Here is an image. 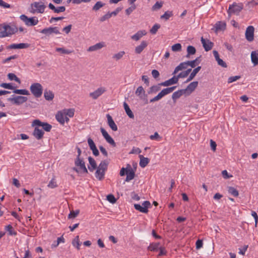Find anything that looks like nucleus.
<instances>
[{
  "mask_svg": "<svg viewBox=\"0 0 258 258\" xmlns=\"http://www.w3.org/2000/svg\"><path fill=\"white\" fill-rule=\"evenodd\" d=\"M123 107H124V109L125 111V112L127 114V115L128 116V117L131 118H134V113L131 110L128 104L125 102H124L123 103Z\"/></svg>",
  "mask_w": 258,
  "mask_h": 258,
  "instance_id": "72a5a7b5",
  "label": "nucleus"
},
{
  "mask_svg": "<svg viewBox=\"0 0 258 258\" xmlns=\"http://www.w3.org/2000/svg\"><path fill=\"white\" fill-rule=\"evenodd\" d=\"M198 81H194L191 83H190L186 87V89H184V90H185V93L187 95H189L191 92H192L197 87L198 85Z\"/></svg>",
  "mask_w": 258,
  "mask_h": 258,
  "instance_id": "dca6fc26",
  "label": "nucleus"
},
{
  "mask_svg": "<svg viewBox=\"0 0 258 258\" xmlns=\"http://www.w3.org/2000/svg\"><path fill=\"white\" fill-rule=\"evenodd\" d=\"M8 78L10 80H15L16 82H18L19 84L21 83V80L19 78H18L16 75L13 73H9L8 75Z\"/></svg>",
  "mask_w": 258,
  "mask_h": 258,
  "instance_id": "37998d69",
  "label": "nucleus"
},
{
  "mask_svg": "<svg viewBox=\"0 0 258 258\" xmlns=\"http://www.w3.org/2000/svg\"><path fill=\"white\" fill-rule=\"evenodd\" d=\"M201 57V55L199 57H197L195 59L191 61H187V64L190 66L192 68H194L197 65L199 64L201 62L200 58Z\"/></svg>",
  "mask_w": 258,
  "mask_h": 258,
  "instance_id": "c9c22d12",
  "label": "nucleus"
},
{
  "mask_svg": "<svg viewBox=\"0 0 258 258\" xmlns=\"http://www.w3.org/2000/svg\"><path fill=\"white\" fill-rule=\"evenodd\" d=\"M161 86L162 85H160L159 83L158 85L151 86L148 92V94H152L157 92L161 89Z\"/></svg>",
  "mask_w": 258,
  "mask_h": 258,
  "instance_id": "4c0bfd02",
  "label": "nucleus"
},
{
  "mask_svg": "<svg viewBox=\"0 0 258 258\" xmlns=\"http://www.w3.org/2000/svg\"><path fill=\"white\" fill-rule=\"evenodd\" d=\"M7 100L8 101L11 102L13 104L20 105L26 102L28 98L27 97L25 96H17L12 98H8Z\"/></svg>",
  "mask_w": 258,
  "mask_h": 258,
  "instance_id": "6e6552de",
  "label": "nucleus"
},
{
  "mask_svg": "<svg viewBox=\"0 0 258 258\" xmlns=\"http://www.w3.org/2000/svg\"><path fill=\"white\" fill-rule=\"evenodd\" d=\"M139 158L140 159L139 165L142 167H145L150 162V159L147 157H144L143 155H140Z\"/></svg>",
  "mask_w": 258,
  "mask_h": 258,
  "instance_id": "a878e982",
  "label": "nucleus"
},
{
  "mask_svg": "<svg viewBox=\"0 0 258 258\" xmlns=\"http://www.w3.org/2000/svg\"><path fill=\"white\" fill-rule=\"evenodd\" d=\"M124 54H125L124 51H121L117 53L114 54L112 57H113V58L115 59V60H118L120 59V58H121Z\"/></svg>",
  "mask_w": 258,
  "mask_h": 258,
  "instance_id": "13d9d810",
  "label": "nucleus"
},
{
  "mask_svg": "<svg viewBox=\"0 0 258 258\" xmlns=\"http://www.w3.org/2000/svg\"><path fill=\"white\" fill-rule=\"evenodd\" d=\"M104 42H99L98 43H96V44L91 46L89 47L88 49V51H96L97 50L100 49L102 48L103 47H104Z\"/></svg>",
  "mask_w": 258,
  "mask_h": 258,
  "instance_id": "c756f323",
  "label": "nucleus"
},
{
  "mask_svg": "<svg viewBox=\"0 0 258 258\" xmlns=\"http://www.w3.org/2000/svg\"><path fill=\"white\" fill-rule=\"evenodd\" d=\"M96 169V171L95 172V177L99 180H102L104 178L105 172H103L102 170L99 169V168H97Z\"/></svg>",
  "mask_w": 258,
  "mask_h": 258,
  "instance_id": "473e14b6",
  "label": "nucleus"
},
{
  "mask_svg": "<svg viewBox=\"0 0 258 258\" xmlns=\"http://www.w3.org/2000/svg\"><path fill=\"white\" fill-rule=\"evenodd\" d=\"M56 51L57 52H60L62 54H70L72 52V51L68 49H66L64 48H56Z\"/></svg>",
  "mask_w": 258,
  "mask_h": 258,
  "instance_id": "680f3d73",
  "label": "nucleus"
},
{
  "mask_svg": "<svg viewBox=\"0 0 258 258\" xmlns=\"http://www.w3.org/2000/svg\"><path fill=\"white\" fill-rule=\"evenodd\" d=\"M13 93L20 95H28L30 94L29 91L26 89H14Z\"/></svg>",
  "mask_w": 258,
  "mask_h": 258,
  "instance_id": "a19ab883",
  "label": "nucleus"
},
{
  "mask_svg": "<svg viewBox=\"0 0 258 258\" xmlns=\"http://www.w3.org/2000/svg\"><path fill=\"white\" fill-rule=\"evenodd\" d=\"M159 243H153L148 247L147 249L152 251H157L159 249Z\"/></svg>",
  "mask_w": 258,
  "mask_h": 258,
  "instance_id": "ea45409f",
  "label": "nucleus"
},
{
  "mask_svg": "<svg viewBox=\"0 0 258 258\" xmlns=\"http://www.w3.org/2000/svg\"><path fill=\"white\" fill-rule=\"evenodd\" d=\"M187 52L188 54L194 55L196 52V49L193 46L189 45L187 47Z\"/></svg>",
  "mask_w": 258,
  "mask_h": 258,
  "instance_id": "4d7b16f0",
  "label": "nucleus"
},
{
  "mask_svg": "<svg viewBox=\"0 0 258 258\" xmlns=\"http://www.w3.org/2000/svg\"><path fill=\"white\" fill-rule=\"evenodd\" d=\"M104 87H99L97 90L89 94V96L93 99H97L99 96L103 94L105 91Z\"/></svg>",
  "mask_w": 258,
  "mask_h": 258,
  "instance_id": "9b49d317",
  "label": "nucleus"
},
{
  "mask_svg": "<svg viewBox=\"0 0 258 258\" xmlns=\"http://www.w3.org/2000/svg\"><path fill=\"white\" fill-rule=\"evenodd\" d=\"M188 66L187 64V61L183 62L180 63L178 66H177L174 69V72L172 73V75L176 74L178 71L182 70V69H185L187 68V66Z\"/></svg>",
  "mask_w": 258,
  "mask_h": 258,
  "instance_id": "cd10ccee",
  "label": "nucleus"
},
{
  "mask_svg": "<svg viewBox=\"0 0 258 258\" xmlns=\"http://www.w3.org/2000/svg\"><path fill=\"white\" fill-rule=\"evenodd\" d=\"M201 69V66H198V67H197L196 68L194 69V70L190 73L189 77L186 80V81L185 82V83H187V82L191 81L194 78V77L196 76L197 73L200 71Z\"/></svg>",
  "mask_w": 258,
  "mask_h": 258,
  "instance_id": "bb28decb",
  "label": "nucleus"
},
{
  "mask_svg": "<svg viewBox=\"0 0 258 258\" xmlns=\"http://www.w3.org/2000/svg\"><path fill=\"white\" fill-rule=\"evenodd\" d=\"M64 241H64V238L63 237V235H62L61 236L57 238L56 244H52L51 245V247L52 248L56 247H57L58 245V244L60 243H61V242L64 243Z\"/></svg>",
  "mask_w": 258,
  "mask_h": 258,
  "instance_id": "49530a36",
  "label": "nucleus"
},
{
  "mask_svg": "<svg viewBox=\"0 0 258 258\" xmlns=\"http://www.w3.org/2000/svg\"><path fill=\"white\" fill-rule=\"evenodd\" d=\"M185 90L184 89H180L174 92L172 95V99L174 102H175L176 100L179 98L183 94H186Z\"/></svg>",
  "mask_w": 258,
  "mask_h": 258,
  "instance_id": "412c9836",
  "label": "nucleus"
},
{
  "mask_svg": "<svg viewBox=\"0 0 258 258\" xmlns=\"http://www.w3.org/2000/svg\"><path fill=\"white\" fill-rule=\"evenodd\" d=\"M31 92L36 98L41 96L43 92L42 86L40 83H36L32 84L30 88Z\"/></svg>",
  "mask_w": 258,
  "mask_h": 258,
  "instance_id": "39448f33",
  "label": "nucleus"
},
{
  "mask_svg": "<svg viewBox=\"0 0 258 258\" xmlns=\"http://www.w3.org/2000/svg\"><path fill=\"white\" fill-rule=\"evenodd\" d=\"M0 86L5 89L10 90H14L15 88H16V87L13 86L11 83H3L0 85Z\"/></svg>",
  "mask_w": 258,
  "mask_h": 258,
  "instance_id": "de8ad7c7",
  "label": "nucleus"
},
{
  "mask_svg": "<svg viewBox=\"0 0 258 258\" xmlns=\"http://www.w3.org/2000/svg\"><path fill=\"white\" fill-rule=\"evenodd\" d=\"M5 229L9 232L10 235H16L17 234V232L13 231V228L11 225L6 226Z\"/></svg>",
  "mask_w": 258,
  "mask_h": 258,
  "instance_id": "3c124183",
  "label": "nucleus"
},
{
  "mask_svg": "<svg viewBox=\"0 0 258 258\" xmlns=\"http://www.w3.org/2000/svg\"><path fill=\"white\" fill-rule=\"evenodd\" d=\"M64 116L63 112L58 111L55 115L56 120L61 124H63L64 123Z\"/></svg>",
  "mask_w": 258,
  "mask_h": 258,
  "instance_id": "7c9ffc66",
  "label": "nucleus"
},
{
  "mask_svg": "<svg viewBox=\"0 0 258 258\" xmlns=\"http://www.w3.org/2000/svg\"><path fill=\"white\" fill-rule=\"evenodd\" d=\"M44 134V132L42 129H39L38 126L35 127L33 135L37 139H41L43 137Z\"/></svg>",
  "mask_w": 258,
  "mask_h": 258,
  "instance_id": "aec40b11",
  "label": "nucleus"
},
{
  "mask_svg": "<svg viewBox=\"0 0 258 258\" xmlns=\"http://www.w3.org/2000/svg\"><path fill=\"white\" fill-rule=\"evenodd\" d=\"M46 8V6L42 1L34 2L31 4L29 12L32 14H35V13H43Z\"/></svg>",
  "mask_w": 258,
  "mask_h": 258,
  "instance_id": "7ed1b4c3",
  "label": "nucleus"
},
{
  "mask_svg": "<svg viewBox=\"0 0 258 258\" xmlns=\"http://www.w3.org/2000/svg\"><path fill=\"white\" fill-rule=\"evenodd\" d=\"M111 17V15L110 14V12H108L107 14L103 16L100 18V21L101 22H104L105 20L109 19Z\"/></svg>",
  "mask_w": 258,
  "mask_h": 258,
  "instance_id": "338daca9",
  "label": "nucleus"
},
{
  "mask_svg": "<svg viewBox=\"0 0 258 258\" xmlns=\"http://www.w3.org/2000/svg\"><path fill=\"white\" fill-rule=\"evenodd\" d=\"M88 145L90 147V150H92L94 148H96V146L93 141V140L91 138H89L87 140Z\"/></svg>",
  "mask_w": 258,
  "mask_h": 258,
  "instance_id": "052dcab7",
  "label": "nucleus"
},
{
  "mask_svg": "<svg viewBox=\"0 0 258 258\" xmlns=\"http://www.w3.org/2000/svg\"><path fill=\"white\" fill-rule=\"evenodd\" d=\"M226 25L225 22L219 21L215 24V27L216 28V31L224 30L226 29Z\"/></svg>",
  "mask_w": 258,
  "mask_h": 258,
  "instance_id": "f704fd0d",
  "label": "nucleus"
},
{
  "mask_svg": "<svg viewBox=\"0 0 258 258\" xmlns=\"http://www.w3.org/2000/svg\"><path fill=\"white\" fill-rule=\"evenodd\" d=\"M146 34V32L145 30L139 31L135 34L132 36V39L136 41L139 40L144 35Z\"/></svg>",
  "mask_w": 258,
  "mask_h": 258,
  "instance_id": "2f4dec72",
  "label": "nucleus"
},
{
  "mask_svg": "<svg viewBox=\"0 0 258 258\" xmlns=\"http://www.w3.org/2000/svg\"><path fill=\"white\" fill-rule=\"evenodd\" d=\"M161 26L159 24H155L154 25V26L152 27V28L150 29V32L152 34H155L158 30L160 28Z\"/></svg>",
  "mask_w": 258,
  "mask_h": 258,
  "instance_id": "603ef678",
  "label": "nucleus"
},
{
  "mask_svg": "<svg viewBox=\"0 0 258 258\" xmlns=\"http://www.w3.org/2000/svg\"><path fill=\"white\" fill-rule=\"evenodd\" d=\"M65 116H68L70 117H72L74 115L75 110L74 109H64L63 111Z\"/></svg>",
  "mask_w": 258,
  "mask_h": 258,
  "instance_id": "c03bdc74",
  "label": "nucleus"
},
{
  "mask_svg": "<svg viewBox=\"0 0 258 258\" xmlns=\"http://www.w3.org/2000/svg\"><path fill=\"white\" fill-rule=\"evenodd\" d=\"M58 186L56 179L54 178H52L49 181V187L55 188Z\"/></svg>",
  "mask_w": 258,
  "mask_h": 258,
  "instance_id": "e2e57ef3",
  "label": "nucleus"
},
{
  "mask_svg": "<svg viewBox=\"0 0 258 258\" xmlns=\"http://www.w3.org/2000/svg\"><path fill=\"white\" fill-rule=\"evenodd\" d=\"M106 199L111 204H114L116 202V199H115L114 195H113L112 194H109L107 195Z\"/></svg>",
  "mask_w": 258,
  "mask_h": 258,
  "instance_id": "bf43d9fd",
  "label": "nucleus"
},
{
  "mask_svg": "<svg viewBox=\"0 0 258 258\" xmlns=\"http://www.w3.org/2000/svg\"><path fill=\"white\" fill-rule=\"evenodd\" d=\"M75 165L76 167H74L72 169L77 173H79L81 170L82 173H88V169L86 167L85 163L83 159L77 157L75 159Z\"/></svg>",
  "mask_w": 258,
  "mask_h": 258,
  "instance_id": "f03ea898",
  "label": "nucleus"
},
{
  "mask_svg": "<svg viewBox=\"0 0 258 258\" xmlns=\"http://www.w3.org/2000/svg\"><path fill=\"white\" fill-rule=\"evenodd\" d=\"M150 139L152 140H158L161 139V137L159 136L157 132H155L154 135L150 136Z\"/></svg>",
  "mask_w": 258,
  "mask_h": 258,
  "instance_id": "69168bd1",
  "label": "nucleus"
},
{
  "mask_svg": "<svg viewBox=\"0 0 258 258\" xmlns=\"http://www.w3.org/2000/svg\"><path fill=\"white\" fill-rule=\"evenodd\" d=\"M254 28L252 26H249L245 31V38L246 40L251 42L254 39Z\"/></svg>",
  "mask_w": 258,
  "mask_h": 258,
  "instance_id": "9d476101",
  "label": "nucleus"
},
{
  "mask_svg": "<svg viewBox=\"0 0 258 258\" xmlns=\"http://www.w3.org/2000/svg\"><path fill=\"white\" fill-rule=\"evenodd\" d=\"M148 42L146 41H142L140 45L135 48V52L137 54H140L143 50L147 46Z\"/></svg>",
  "mask_w": 258,
  "mask_h": 258,
  "instance_id": "4be33fe9",
  "label": "nucleus"
},
{
  "mask_svg": "<svg viewBox=\"0 0 258 258\" xmlns=\"http://www.w3.org/2000/svg\"><path fill=\"white\" fill-rule=\"evenodd\" d=\"M72 244L74 246H76V247L79 250L80 249V241H79V236L78 235L73 240V241H72Z\"/></svg>",
  "mask_w": 258,
  "mask_h": 258,
  "instance_id": "09e8293b",
  "label": "nucleus"
},
{
  "mask_svg": "<svg viewBox=\"0 0 258 258\" xmlns=\"http://www.w3.org/2000/svg\"><path fill=\"white\" fill-rule=\"evenodd\" d=\"M0 38L9 36L17 32L18 28L15 25L0 24Z\"/></svg>",
  "mask_w": 258,
  "mask_h": 258,
  "instance_id": "f257e3e1",
  "label": "nucleus"
},
{
  "mask_svg": "<svg viewBox=\"0 0 258 258\" xmlns=\"http://www.w3.org/2000/svg\"><path fill=\"white\" fill-rule=\"evenodd\" d=\"M60 34L59 28L57 27H49V34Z\"/></svg>",
  "mask_w": 258,
  "mask_h": 258,
  "instance_id": "0e129e2a",
  "label": "nucleus"
},
{
  "mask_svg": "<svg viewBox=\"0 0 258 258\" xmlns=\"http://www.w3.org/2000/svg\"><path fill=\"white\" fill-rule=\"evenodd\" d=\"M213 53L218 65L222 67L223 68H227V66L226 63L219 57L218 52L217 50H213Z\"/></svg>",
  "mask_w": 258,
  "mask_h": 258,
  "instance_id": "f3484780",
  "label": "nucleus"
},
{
  "mask_svg": "<svg viewBox=\"0 0 258 258\" xmlns=\"http://www.w3.org/2000/svg\"><path fill=\"white\" fill-rule=\"evenodd\" d=\"M151 207V204L149 201H144L142 205L138 204H134L135 209L143 213H147L148 212V208Z\"/></svg>",
  "mask_w": 258,
  "mask_h": 258,
  "instance_id": "0eeeda50",
  "label": "nucleus"
},
{
  "mask_svg": "<svg viewBox=\"0 0 258 258\" xmlns=\"http://www.w3.org/2000/svg\"><path fill=\"white\" fill-rule=\"evenodd\" d=\"M29 46L28 43L12 44L7 46V49H24L28 48Z\"/></svg>",
  "mask_w": 258,
  "mask_h": 258,
  "instance_id": "2eb2a0df",
  "label": "nucleus"
},
{
  "mask_svg": "<svg viewBox=\"0 0 258 258\" xmlns=\"http://www.w3.org/2000/svg\"><path fill=\"white\" fill-rule=\"evenodd\" d=\"M20 18L25 22V24L28 26H32L37 25L38 23L37 18L35 17L28 18L25 15H22Z\"/></svg>",
  "mask_w": 258,
  "mask_h": 258,
  "instance_id": "423d86ee",
  "label": "nucleus"
},
{
  "mask_svg": "<svg viewBox=\"0 0 258 258\" xmlns=\"http://www.w3.org/2000/svg\"><path fill=\"white\" fill-rule=\"evenodd\" d=\"M32 126H42L43 129L46 132H48V123L47 122H42L39 119H35L32 122Z\"/></svg>",
  "mask_w": 258,
  "mask_h": 258,
  "instance_id": "ddd939ff",
  "label": "nucleus"
},
{
  "mask_svg": "<svg viewBox=\"0 0 258 258\" xmlns=\"http://www.w3.org/2000/svg\"><path fill=\"white\" fill-rule=\"evenodd\" d=\"M109 162L107 160H103L99 164L98 168L102 170L103 172H105L107 169V167L108 165Z\"/></svg>",
  "mask_w": 258,
  "mask_h": 258,
  "instance_id": "e433bc0d",
  "label": "nucleus"
},
{
  "mask_svg": "<svg viewBox=\"0 0 258 258\" xmlns=\"http://www.w3.org/2000/svg\"><path fill=\"white\" fill-rule=\"evenodd\" d=\"M100 131L106 142L112 146V147H116V143L114 140L110 137V136L107 133L105 129L103 127H101Z\"/></svg>",
  "mask_w": 258,
  "mask_h": 258,
  "instance_id": "1a4fd4ad",
  "label": "nucleus"
},
{
  "mask_svg": "<svg viewBox=\"0 0 258 258\" xmlns=\"http://www.w3.org/2000/svg\"><path fill=\"white\" fill-rule=\"evenodd\" d=\"M240 78V76H235L230 77L228 78V83H232L233 82L236 81V80H238Z\"/></svg>",
  "mask_w": 258,
  "mask_h": 258,
  "instance_id": "774afa93",
  "label": "nucleus"
},
{
  "mask_svg": "<svg viewBox=\"0 0 258 258\" xmlns=\"http://www.w3.org/2000/svg\"><path fill=\"white\" fill-rule=\"evenodd\" d=\"M178 81V79L176 78V76H174L171 79L160 83V85L163 86H169L177 83Z\"/></svg>",
  "mask_w": 258,
  "mask_h": 258,
  "instance_id": "a211bd4d",
  "label": "nucleus"
},
{
  "mask_svg": "<svg viewBox=\"0 0 258 258\" xmlns=\"http://www.w3.org/2000/svg\"><path fill=\"white\" fill-rule=\"evenodd\" d=\"M228 192L229 194L235 197H237L239 195L238 191L232 186H228Z\"/></svg>",
  "mask_w": 258,
  "mask_h": 258,
  "instance_id": "58836bf2",
  "label": "nucleus"
},
{
  "mask_svg": "<svg viewBox=\"0 0 258 258\" xmlns=\"http://www.w3.org/2000/svg\"><path fill=\"white\" fill-rule=\"evenodd\" d=\"M79 210L72 211L68 215L69 219H73L76 218L79 214Z\"/></svg>",
  "mask_w": 258,
  "mask_h": 258,
  "instance_id": "864d4df0",
  "label": "nucleus"
},
{
  "mask_svg": "<svg viewBox=\"0 0 258 258\" xmlns=\"http://www.w3.org/2000/svg\"><path fill=\"white\" fill-rule=\"evenodd\" d=\"M105 4L102 2L99 1L97 2L95 5L93 6L92 9L94 11H97L99 10L101 8L103 7Z\"/></svg>",
  "mask_w": 258,
  "mask_h": 258,
  "instance_id": "a18cd8bd",
  "label": "nucleus"
},
{
  "mask_svg": "<svg viewBox=\"0 0 258 258\" xmlns=\"http://www.w3.org/2000/svg\"><path fill=\"white\" fill-rule=\"evenodd\" d=\"M88 161L90 164V166H88V169L90 171L93 172L98 167L95 160L91 156L88 157Z\"/></svg>",
  "mask_w": 258,
  "mask_h": 258,
  "instance_id": "5701e85b",
  "label": "nucleus"
},
{
  "mask_svg": "<svg viewBox=\"0 0 258 258\" xmlns=\"http://www.w3.org/2000/svg\"><path fill=\"white\" fill-rule=\"evenodd\" d=\"M251 59L254 66L258 64V51H252L251 52Z\"/></svg>",
  "mask_w": 258,
  "mask_h": 258,
  "instance_id": "c85d7f7f",
  "label": "nucleus"
},
{
  "mask_svg": "<svg viewBox=\"0 0 258 258\" xmlns=\"http://www.w3.org/2000/svg\"><path fill=\"white\" fill-rule=\"evenodd\" d=\"M106 117L107 118L108 124L109 126V127L112 129V131H116L117 130V126L116 124L115 123L111 116L110 114H107L106 115Z\"/></svg>",
  "mask_w": 258,
  "mask_h": 258,
  "instance_id": "6ab92c4d",
  "label": "nucleus"
},
{
  "mask_svg": "<svg viewBox=\"0 0 258 258\" xmlns=\"http://www.w3.org/2000/svg\"><path fill=\"white\" fill-rule=\"evenodd\" d=\"M49 9L53 11L55 13H59L60 12H64L66 8L64 6L55 7L53 4L49 3Z\"/></svg>",
  "mask_w": 258,
  "mask_h": 258,
  "instance_id": "393cba45",
  "label": "nucleus"
},
{
  "mask_svg": "<svg viewBox=\"0 0 258 258\" xmlns=\"http://www.w3.org/2000/svg\"><path fill=\"white\" fill-rule=\"evenodd\" d=\"M132 6L125 10V14L127 15H130L136 9V6L135 4H131Z\"/></svg>",
  "mask_w": 258,
  "mask_h": 258,
  "instance_id": "6e6d98bb",
  "label": "nucleus"
},
{
  "mask_svg": "<svg viewBox=\"0 0 258 258\" xmlns=\"http://www.w3.org/2000/svg\"><path fill=\"white\" fill-rule=\"evenodd\" d=\"M135 94L141 99L145 98L147 95L145 94V91L142 86H139L137 88Z\"/></svg>",
  "mask_w": 258,
  "mask_h": 258,
  "instance_id": "b1692460",
  "label": "nucleus"
},
{
  "mask_svg": "<svg viewBox=\"0 0 258 258\" xmlns=\"http://www.w3.org/2000/svg\"><path fill=\"white\" fill-rule=\"evenodd\" d=\"M243 9V5L241 3L236 4L234 3L230 5L227 11L228 18L230 19L231 16L233 14L238 15L241 11Z\"/></svg>",
  "mask_w": 258,
  "mask_h": 258,
  "instance_id": "20e7f679",
  "label": "nucleus"
},
{
  "mask_svg": "<svg viewBox=\"0 0 258 258\" xmlns=\"http://www.w3.org/2000/svg\"><path fill=\"white\" fill-rule=\"evenodd\" d=\"M173 13L171 11H166L163 15L161 16V19H164L165 20H167L170 17L172 16Z\"/></svg>",
  "mask_w": 258,
  "mask_h": 258,
  "instance_id": "8fccbe9b",
  "label": "nucleus"
},
{
  "mask_svg": "<svg viewBox=\"0 0 258 258\" xmlns=\"http://www.w3.org/2000/svg\"><path fill=\"white\" fill-rule=\"evenodd\" d=\"M163 2L160 1V2H157L152 7V10L153 11H157L158 10H160L163 5Z\"/></svg>",
  "mask_w": 258,
  "mask_h": 258,
  "instance_id": "79ce46f5",
  "label": "nucleus"
},
{
  "mask_svg": "<svg viewBox=\"0 0 258 258\" xmlns=\"http://www.w3.org/2000/svg\"><path fill=\"white\" fill-rule=\"evenodd\" d=\"M201 42L203 46L206 51L211 50L214 46V43L209 39H205L203 37H201Z\"/></svg>",
  "mask_w": 258,
  "mask_h": 258,
  "instance_id": "f8f14e48",
  "label": "nucleus"
},
{
  "mask_svg": "<svg viewBox=\"0 0 258 258\" xmlns=\"http://www.w3.org/2000/svg\"><path fill=\"white\" fill-rule=\"evenodd\" d=\"M127 168L128 171L126 173V177L125 179V181L127 182L134 179L135 176V172L129 164H127Z\"/></svg>",
  "mask_w": 258,
  "mask_h": 258,
  "instance_id": "4468645a",
  "label": "nucleus"
},
{
  "mask_svg": "<svg viewBox=\"0 0 258 258\" xmlns=\"http://www.w3.org/2000/svg\"><path fill=\"white\" fill-rule=\"evenodd\" d=\"M181 45L180 43H176L172 46L171 49L173 51H180L181 50Z\"/></svg>",
  "mask_w": 258,
  "mask_h": 258,
  "instance_id": "5fc2aeb1",
  "label": "nucleus"
}]
</instances>
